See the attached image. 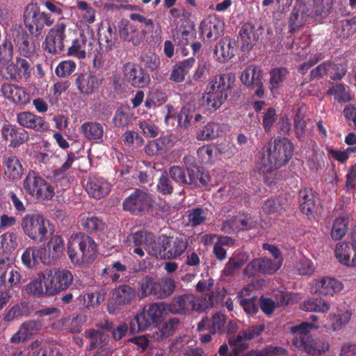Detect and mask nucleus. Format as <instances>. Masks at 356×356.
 <instances>
[{"label": "nucleus", "mask_w": 356, "mask_h": 356, "mask_svg": "<svg viewBox=\"0 0 356 356\" xmlns=\"http://www.w3.org/2000/svg\"><path fill=\"white\" fill-rule=\"evenodd\" d=\"M264 72L255 65H250L241 72L240 79L243 85L250 89H254V96L262 98L264 95Z\"/></svg>", "instance_id": "ddd939ff"}, {"label": "nucleus", "mask_w": 356, "mask_h": 356, "mask_svg": "<svg viewBox=\"0 0 356 356\" xmlns=\"http://www.w3.org/2000/svg\"><path fill=\"white\" fill-rule=\"evenodd\" d=\"M180 323L179 318L172 317L164 322L161 327L152 332V338L156 341H165L172 337L177 330Z\"/></svg>", "instance_id": "f704fd0d"}, {"label": "nucleus", "mask_w": 356, "mask_h": 356, "mask_svg": "<svg viewBox=\"0 0 356 356\" xmlns=\"http://www.w3.org/2000/svg\"><path fill=\"white\" fill-rule=\"evenodd\" d=\"M333 8L332 0H313L311 8L307 9V16L311 17L325 18Z\"/></svg>", "instance_id": "ea45409f"}, {"label": "nucleus", "mask_w": 356, "mask_h": 356, "mask_svg": "<svg viewBox=\"0 0 356 356\" xmlns=\"http://www.w3.org/2000/svg\"><path fill=\"white\" fill-rule=\"evenodd\" d=\"M349 90L348 86L343 83H336L329 89L328 93L334 95V99L339 102H347L352 99Z\"/></svg>", "instance_id": "680f3d73"}, {"label": "nucleus", "mask_w": 356, "mask_h": 356, "mask_svg": "<svg viewBox=\"0 0 356 356\" xmlns=\"http://www.w3.org/2000/svg\"><path fill=\"white\" fill-rule=\"evenodd\" d=\"M136 296L135 288L128 284H120L115 289L113 300L116 306H126L131 304Z\"/></svg>", "instance_id": "72a5a7b5"}, {"label": "nucleus", "mask_w": 356, "mask_h": 356, "mask_svg": "<svg viewBox=\"0 0 356 356\" xmlns=\"http://www.w3.org/2000/svg\"><path fill=\"white\" fill-rule=\"evenodd\" d=\"M200 35L204 40H216L224 31V22L216 17H209L200 22Z\"/></svg>", "instance_id": "a211bd4d"}, {"label": "nucleus", "mask_w": 356, "mask_h": 356, "mask_svg": "<svg viewBox=\"0 0 356 356\" xmlns=\"http://www.w3.org/2000/svg\"><path fill=\"white\" fill-rule=\"evenodd\" d=\"M75 84L80 93L92 95L102 85V80L90 72H83L78 74Z\"/></svg>", "instance_id": "5701e85b"}, {"label": "nucleus", "mask_w": 356, "mask_h": 356, "mask_svg": "<svg viewBox=\"0 0 356 356\" xmlns=\"http://www.w3.org/2000/svg\"><path fill=\"white\" fill-rule=\"evenodd\" d=\"M27 293L37 298L52 296L47 289V282L45 271L40 272L34 280H31L26 289Z\"/></svg>", "instance_id": "473e14b6"}, {"label": "nucleus", "mask_w": 356, "mask_h": 356, "mask_svg": "<svg viewBox=\"0 0 356 356\" xmlns=\"http://www.w3.org/2000/svg\"><path fill=\"white\" fill-rule=\"evenodd\" d=\"M355 245L347 241L337 243L335 246L334 253L337 259L343 265L348 266L350 262V257Z\"/></svg>", "instance_id": "09e8293b"}, {"label": "nucleus", "mask_w": 356, "mask_h": 356, "mask_svg": "<svg viewBox=\"0 0 356 356\" xmlns=\"http://www.w3.org/2000/svg\"><path fill=\"white\" fill-rule=\"evenodd\" d=\"M1 134L2 138L9 142L8 146L12 148L19 147L29 140V134L25 129L10 123L1 127Z\"/></svg>", "instance_id": "aec40b11"}, {"label": "nucleus", "mask_w": 356, "mask_h": 356, "mask_svg": "<svg viewBox=\"0 0 356 356\" xmlns=\"http://www.w3.org/2000/svg\"><path fill=\"white\" fill-rule=\"evenodd\" d=\"M165 101L166 95L164 92L158 90H153L147 94L144 106L147 110H150L160 106Z\"/></svg>", "instance_id": "052dcab7"}, {"label": "nucleus", "mask_w": 356, "mask_h": 356, "mask_svg": "<svg viewBox=\"0 0 356 356\" xmlns=\"http://www.w3.org/2000/svg\"><path fill=\"white\" fill-rule=\"evenodd\" d=\"M47 247L50 250L52 255L58 260L64 253L65 241L61 236L54 235L47 244Z\"/></svg>", "instance_id": "338daca9"}, {"label": "nucleus", "mask_w": 356, "mask_h": 356, "mask_svg": "<svg viewBox=\"0 0 356 356\" xmlns=\"http://www.w3.org/2000/svg\"><path fill=\"white\" fill-rule=\"evenodd\" d=\"M351 312L348 310L341 312L337 315L335 314H330V318L332 321L330 328L334 331H339L341 330L348 323L351 318Z\"/></svg>", "instance_id": "0e129e2a"}, {"label": "nucleus", "mask_w": 356, "mask_h": 356, "mask_svg": "<svg viewBox=\"0 0 356 356\" xmlns=\"http://www.w3.org/2000/svg\"><path fill=\"white\" fill-rule=\"evenodd\" d=\"M16 121L22 127L42 133L49 129V124L44 118L31 111H20L16 115Z\"/></svg>", "instance_id": "f3484780"}, {"label": "nucleus", "mask_w": 356, "mask_h": 356, "mask_svg": "<svg viewBox=\"0 0 356 356\" xmlns=\"http://www.w3.org/2000/svg\"><path fill=\"white\" fill-rule=\"evenodd\" d=\"M167 305L168 312L175 315H186L193 311L202 312L207 308L200 298L190 293L174 296Z\"/></svg>", "instance_id": "423d86ee"}, {"label": "nucleus", "mask_w": 356, "mask_h": 356, "mask_svg": "<svg viewBox=\"0 0 356 356\" xmlns=\"http://www.w3.org/2000/svg\"><path fill=\"white\" fill-rule=\"evenodd\" d=\"M76 67L73 60H61L55 68V75L60 79H67L75 72Z\"/></svg>", "instance_id": "6e6d98bb"}, {"label": "nucleus", "mask_w": 356, "mask_h": 356, "mask_svg": "<svg viewBox=\"0 0 356 356\" xmlns=\"http://www.w3.org/2000/svg\"><path fill=\"white\" fill-rule=\"evenodd\" d=\"M53 23L50 14L40 12L38 8L26 10L24 13V24L30 35L35 39L41 36L45 26H50Z\"/></svg>", "instance_id": "9d476101"}, {"label": "nucleus", "mask_w": 356, "mask_h": 356, "mask_svg": "<svg viewBox=\"0 0 356 356\" xmlns=\"http://www.w3.org/2000/svg\"><path fill=\"white\" fill-rule=\"evenodd\" d=\"M133 115L128 108H118L113 118V122L115 127H125L132 123Z\"/></svg>", "instance_id": "e2e57ef3"}, {"label": "nucleus", "mask_w": 356, "mask_h": 356, "mask_svg": "<svg viewBox=\"0 0 356 356\" xmlns=\"http://www.w3.org/2000/svg\"><path fill=\"white\" fill-rule=\"evenodd\" d=\"M298 202L302 213L314 216L318 206V195L311 188L305 187L298 193Z\"/></svg>", "instance_id": "412c9836"}, {"label": "nucleus", "mask_w": 356, "mask_h": 356, "mask_svg": "<svg viewBox=\"0 0 356 356\" xmlns=\"http://www.w3.org/2000/svg\"><path fill=\"white\" fill-rule=\"evenodd\" d=\"M177 287L175 281L170 277H159L156 282L155 298L165 299L170 297Z\"/></svg>", "instance_id": "79ce46f5"}, {"label": "nucleus", "mask_w": 356, "mask_h": 356, "mask_svg": "<svg viewBox=\"0 0 356 356\" xmlns=\"http://www.w3.org/2000/svg\"><path fill=\"white\" fill-rule=\"evenodd\" d=\"M47 289L52 296L70 289L74 281L72 273L65 268H53L45 270Z\"/></svg>", "instance_id": "6e6552de"}, {"label": "nucleus", "mask_w": 356, "mask_h": 356, "mask_svg": "<svg viewBox=\"0 0 356 356\" xmlns=\"http://www.w3.org/2000/svg\"><path fill=\"white\" fill-rule=\"evenodd\" d=\"M165 235L160 236L157 241L153 233H152L151 242L147 243L145 250L157 259H166Z\"/></svg>", "instance_id": "a18cd8bd"}, {"label": "nucleus", "mask_w": 356, "mask_h": 356, "mask_svg": "<svg viewBox=\"0 0 356 356\" xmlns=\"http://www.w3.org/2000/svg\"><path fill=\"white\" fill-rule=\"evenodd\" d=\"M119 33L123 40L131 42L134 46L140 44L144 38L139 29L126 19L120 21Z\"/></svg>", "instance_id": "7c9ffc66"}, {"label": "nucleus", "mask_w": 356, "mask_h": 356, "mask_svg": "<svg viewBox=\"0 0 356 356\" xmlns=\"http://www.w3.org/2000/svg\"><path fill=\"white\" fill-rule=\"evenodd\" d=\"M67 252L70 261L76 266L91 264L97 254V245L94 239L85 234L72 236L67 243Z\"/></svg>", "instance_id": "f03ea898"}, {"label": "nucleus", "mask_w": 356, "mask_h": 356, "mask_svg": "<svg viewBox=\"0 0 356 356\" xmlns=\"http://www.w3.org/2000/svg\"><path fill=\"white\" fill-rule=\"evenodd\" d=\"M41 327L42 324L40 321H26L20 325L18 331L10 338V341L13 343H23L36 335Z\"/></svg>", "instance_id": "a878e982"}, {"label": "nucleus", "mask_w": 356, "mask_h": 356, "mask_svg": "<svg viewBox=\"0 0 356 356\" xmlns=\"http://www.w3.org/2000/svg\"><path fill=\"white\" fill-rule=\"evenodd\" d=\"M263 31L264 29L261 24H255L252 22L243 24L239 31L241 51L249 52L252 50L261 39Z\"/></svg>", "instance_id": "4468645a"}, {"label": "nucleus", "mask_w": 356, "mask_h": 356, "mask_svg": "<svg viewBox=\"0 0 356 356\" xmlns=\"http://www.w3.org/2000/svg\"><path fill=\"white\" fill-rule=\"evenodd\" d=\"M80 224L86 232L91 234L102 232L106 227V223L100 217L90 213H82L80 216Z\"/></svg>", "instance_id": "c9c22d12"}, {"label": "nucleus", "mask_w": 356, "mask_h": 356, "mask_svg": "<svg viewBox=\"0 0 356 356\" xmlns=\"http://www.w3.org/2000/svg\"><path fill=\"white\" fill-rule=\"evenodd\" d=\"M168 108V113L165 117V122L169 124L171 118L177 119L178 125L181 128L187 129L194 122L195 115L197 110L192 104L185 105L179 113L175 112L173 107L167 106Z\"/></svg>", "instance_id": "4be33fe9"}, {"label": "nucleus", "mask_w": 356, "mask_h": 356, "mask_svg": "<svg viewBox=\"0 0 356 356\" xmlns=\"http://www.w3.org/2000/svg\"><path fill=\"white\" fill-rule=\"evenodd\" d=\"M26 193L37 200H50L55 195L54 187L39 173L29 170L23 181Z\"/></svg>", "instance_id": "20e7f679"}, {"label": "nucleus", "mask_w": 356, "mask_h": 356, "mask_svg": "<svg viewBox=\"0 0 356 356\" xmlns=\"http://www.w3.org/2000/svg\"><path fill=\"white\" fill-rule=\"evenodd\" d=\"M84 336L90 340L88 350H92L103 346L108 336L103 332L94 329H89L85 331Z\"/></svg>", "instance_id": "13d9d810"}, {"label": "nucleus", "mask_w": 356, "mask_h": 356, "mask_svg": "<svg viewBox=\"0 0 356 356\" xmlns=\"http://www.w3.org/2000/svg\"><path fill=\"white\" fill-rule=\"evenodd\" d=\"M305 108L300 107L296 110L293 117V125L296 135L299 140H303L305 137L307 122L305 120Z\"/></svg>", "instance_id": "3c124183"}, {"label": "nucleus", "mask_w": 356, "mask_h": 356, "mask_svg": "<svg viewBox=\"0 0 356 356\" xmlns=\"http://www.w3.org/2000/svg\"><path fill=\"white\" fill-rule=\"evenodd\" d=\"M79 133L87 140L99 143L103 140L104 135V125L97 121H86L79 129Z\"/></svg>", "instance_id": "c756f323"}, {"label": "nucleus", "mask_w": 356, "mask_h": 356, "mask_svg": "<svg viewBox=\"0 0 356 356\" xmlns=\"http://www.w3.org/2000/svg\"><path fill=\"white\" fill-rule=\"evenodd\" d=\"M33 69V63L26 58L16 57L15 60L6 66L5 70L0 67V75L15 82L27 81L31 76Z\"/></svg>", "instance_id": "1a4fd4ad"}, {"label": "nucleus", "mask_w": 356, "mask_h": 356, "mask_svg": "<svg viewBox=\"0 0 356 356\" xmlns=\"http://www.w3.org/2000/svg\"><path fill=\"white\" fill-rule=\"evenodd\" d=\"M124 74L128 83L135 88H143L150 82L149 74L141 66L134 63L124 65Z\"/></svg>", "instance_id": "dca6fc26"}, {"label": "nucleus", "mask_w": 356, "mask_h": 356, "mask_svg": "<svg viewBox=\"0 0 356 356\" xmlns=\"http://www.w3.org/2000/svg\"><path fill=\"white\" fill-rule=\"evenodd\" d=\"M151 326H154V325L147 316L145 307H144L140 313L135 315L131 320L129 329L131 334H136L145 331Z\"/></svg>", "instance_id": "c03bdc74"}, {"label": "nucleus", "mask_w": 356, "mask_h": 356, "mask_svg": "<svg viewBox=\"0 0 356 356\" xmlns=\"http://www.w3.org/2000/svg\"><path fill=\"white\" fill-rule=\"evenodd\" d=\"M227 99L222 95L205 91L200 100L201 106L204 111L213 113L220 108Z\"/></svg>", "instance_id": "a19ab883"}, {"label": "nucleus", "mask_w": 356, "mask_h": 356, "mask_svg": "<svg viewBox=\"0 0 356 356\" xmlns=\"http://www.w3.org/2000/svg\"><path fill=\"white\" fill-rule=\"evenodd\" d=\"M17 234L14 230L7 232L1 236L0 257H12L13 252L17 248Z\"/></svg>", "instance_id": "e433bc0d"}, {"label": "nucleus", "mask_w": 356, "mask_h": 356, "mask_svg": "<svg viewBox=\"0 0 356 356\" xmlns=\"http://www.w3.org/2000/svg\"><path fill=\"white\" fill-rule=\"evenodd\" d=\"M334 32L341 39H347L356 32V19H342L334 25Z\"/></svg>", "instance_id": "de8ad7c7"}, {"label": "nucleus", "mask_w": 356, "mask_h": 356, "mask_svg": "<svg viewBox=\"0 0 356 356\" xmlns=\"http://www.w3.org/2000/svg\"><path fill=\"white\" fill-rule=\"evenodd\" d=\"M66 25L58 23L51 28L45 38L43 49L45 51L56 55L64 51L65 43L68 42L65 34Z\"/></svg>", "instance_id": "f8f14e48"}, {"label": "nucleus", "mask_w": 356, "mask_h": 356, "mask_svg": "<svg viewBox=\"0 0 356 356\" xmlns=\"http://www.w3.org/2000/svg\"><path fill=\"white\" fill-rule=\"evenodd\" d=\"M236 41L234 39L226 36L219 40L213 50L216 60L220 63H225L234 56Z\"/></svg>", "instance_id": "bb28decb"}, {"label": "nucleus", "mask_w": 356, "mask_h": 356, "mask_svg": "<svg viewBox=\"0 0 356 356\" xmlns=\"http://www.w3.org/2000/svg\"><path fill=\"white\" fill-rule=\"evenodd\" d=\"M318 291L322 295H333L341 291L343 285L339 280L332 277H323L317 284Z\"/></svg>", "instance_id": "49530a36"}, {"label": "nucleus", "mask_w": 356, "mask_h": 356, "mask_svg": "<svg viewBox=\"0 0 356 356\" xmlns=\"http://www.w3.org/2000/svg\"><path fill=\"white\" fill-rule=\"evenodd\" d=\"M152 195L143 190L136 189L122 203L123 209L135 216H140L147 212L153 207Z\"/></svg>", "instance_id": "0eeeda50"}, {"label": "nucleus", "mask_w": 356, "mask_h": 356, "mask_svg": "<svg viewBox=\"0 0 356 356\" xmlns=\"http://www.w3.org/2000/svg\"><path fill=\"white\" fill-rule=\"evenodd\" d=\"M293 154V145L286 138H276L269 145L267 155L262 159L263 172H269L286 164Z\"/></svg>", "instance_id": "7ed1b4c3"}, {"label": "nucleus", "mask_w": 356, "mask_h": 356, "mask_svg": "<svg viewBox=\"0 0 356 356\" xmlns=\"http://www.w3.org/2000/svg\"><path fill=\"white\" fill-rule=\"evenodd\" d=\"M225 124H220L214 122H208L202 129H200L196 134V138L198 140H210L220 136Z\"/></svg>", "instance_id": "37998d69"}, {"label": "nucleus", "mask_w": 356, "mask_h": 356, "mask_svg": "<svg viewBox=\"0 0 356 356\" xmlns=\"http://www.w3.org/2000/svg\"><path fill=\"white\" fill-rule=\"evenodd\" d=\"M217 152L218 148L214 145H204L197 149V156L200 163L211 164L214 162Z\"/></svg>", "instance_id": "603ef678"}, {"label": "nucleus", "mask_w": 356, "mask_h": 356, "mask_svg": "<svg viewBox=\"0 0 356 356\" xmlns=\"http://www.w3.org/2000/svg\"><path fill=\"white\" fill-rule=\"evenodd\" d=\"M49 225V220L39 213L26 214L21 220L24 234L35 243L47 239Z\"/></svg>", "instance_id": "39448f33"}, {"label": "nucleus", "mask_w": 356, "mask_h": 356, "mask_svg": "<svg viewBox=\"0 0 356 356\" xmlns=\"http://www.w3.org/2000/svg\"><path fill=\"white\" fill-rule=\"evenodd\" d=\"M145 309L154 327L160 324L168 313H169L167 303L164 302L152 303L146 306Z\"/></svg>", "instance_id": "58836bf2"}, {"label": "nucleus", "mask_w": 356, "mask_h": 356, "mask_svg": "<svg viewBox=\"0 0 356 356\" xmlns=\"http://www.w3.org/2000/svg\"><path fill=\"white\" fill-rule=\"evenodd\" d=\"M308 12L301 10L300 8L294 7L289 15V27L291 33H294L299 30L305 23V16H307Z\"/></svg>", "instance_id": "8fccbe9b"}, {"label": "nucleus", "mask_w": 356, "mask_h": 356, "mask_svg": "<svg viewBox=\"0 0 356 356\" xmlns=\"http://www.w3.org/2000/svg\"><path fill=\"white\" fill-rule=\"evenodd\" d=\"M313 327L312 323L302 322L298 325L291 327V332L297 336L293 340V344L297 348L311 355H316L321 351L316 348V343L310 334V330Z\"/></svg>", "instance_id": "9b49d317"}, {"label": "nucleus", "mask_w": 356, "mask_h": 356, "mask_svg": "<svg viewBox=\"0 0 356 356\" xmlns=\"http://www.w3.org/2000/svg\"><path fill=\"white\" fill-rule=\"evenodd\" d=\"M86 190L90 196L100 200L109 193L111 186L104 178L92 177L88 179Z\"/></svg>", "instance_id": "2f4dec72"}, {"label": "nucleus", "mask_w": 356, "mask_h": 356, "mask_svg": "<svg viewBox=\"0 0 356 356\" xmlns=\"http://www.w3.org/2000/svg\"><path fill=\"white\" fill-rule=\"evenodd\" d=\"M166 259H172L181 256L188 245V239L181 235L167 236L165 235Z\"/></svg>", "instance_id": "cd10ccee"}, {"label": "nucleus", "mask_w": 356, "mask_h": 356, "mask_svg": "<svg viewBox=\"0 0 356 356\" xmlns=\"http://www.w3.org/2000/svg\"><path fill=\"white\" fill-rule=\"evenodd\" d=\"M76 159L74 152L67 153V159L65 163L58 168L53 170L52 175L55 180L59 181L67 178V171L71 168L72 163Z\"/></svg>", "instance_id": "69168bd1"}, {"label": "nucleus", "mask_w": 356, "mask_h": 356, "mask_svg": "<svg viewBox=\"0 0 356 356\" xmlns=\"http://www.w3.org/2000/svg\"><path fill=\"white\" fill-rule=\"evenodd\" d=\"M282 266V259L272 261L266 257H260L252 260L243 270V274L249 277H254L257 273L273 274Z\"/></svg>", "instance_id": "2eb2a0df"}, {"label": "nucleus", "mask_w": 356, "mask_h": 356, "mask_svg": "<svg viewBox=\"0 0 356 356\" xmlns=\"http://www.w3.org/2000/svg\"><path fill=\"white\" fill-rule=\"evenodd\" d=\"M348 229V220L339 216L334 220L330 232L332 238L334 241L341 239L347 233Z\"/></svg>", "instance_id": "4d7b16f0"}, {"label": "nucleus", "mask_w": 356, "mask_h": 356, "mask_svg": "<svg viewBox=\"0 0 356 356\" xmlns=\"http://www.w3.org/2000/svg\"><path fill=\"white\" fill-rule=\"evenodd\" d=\"M1 92L6 99L16 104L26 105L30 102V95L17 85L4 83L1 85Z\"/></svg>", "instance_id": "b1692460"}, {"label": "nucleus", "mask_w": 356, "mask_h": 356, "mask_svg": "<svg viewBox=\"0 0 356 356\" xmlns=\"http://www.w3.org/2000/svg\"><path fill=\"white\" fill-rule=\"evenodd\" d=\"M2 164L4 175L9 180H18L22 177L24 173V168L17 156L13 154L3 156Z\"/></svg>", "instance_id": "c85d7f7f"}, {"label": "nucleus", "mask_w": 356, "mask_h": 356, "mask_svg": "<svg viewBox=\"0 0 356 356\" xmlns=\"http://www.w3.org/2000/svg\"><path fill=\"white\" fill-rule=\"evenodd\" d=\"M286 204V199L282 195L270 197L265 200L262 209L267 214H274L282 211Z\"/></svg>", "instance_id": "864d4df0"}, {"label": "nucleus", "mask_w": 356, "mask_h": 356, "mask_svg": "<svg viewBox=\"0 0 356 356\" xmlns=\"http://www.w3.org/2000/svg\"><path fill=\"white\" fill-rule=\"evenodd\" d=\"M33 38L24 30L17 31L14 41L22 56L26 58L34 56L36 45Z\"/></svg>", "instance_id": "393cba45"}, {"label": "nucleus", "mask_w": 356, "mask_h": 356, "mask_svg": "<svg viewBox=\"0 0 356 356\" xmlns=\"http://www.w3.org/2000/svg\"><path fill=\"white\" fill-rule=\"evenodd\" d=\"M129 18L131 20L137 22L140 24L138 29H139L144 38L145 35L152 33L155 25L152 19L135 13H131Z\"/></svg>", "instance_id": "5fc2aeb1"}, {"label": "nucleus", "mask_w": 356, "mask_h": 356, "mask_svg": "<svg viewBox=\"0 0 356 356\" xmlns=\"http://www.w3.org/2000/svg\"><path fill=\"white\" fill-rule=\"evenodd\" d=\"M159 277L153 275H145L139 279L137 283L138 290L141 298L153 296L155 298L156 282Z\"/></svg>", "instance_id": "4c0bfd02"}, {"label": "nucleus", "mask_w": 356, "mask_h": 356, "mask_svg": "<svg viewBox=\"0 0 356 356\" xmlns=\"http://www.w3.org/2000/svg\"><path fill=\"white\" fill-rule=\"evenodd\" d=\"M182 161L186 168L172 165L167 171L172 180L181 186L205 187L209 185L211 180L209 171L198 165L194 156H184Z\"/></svg>", "instance_id": "f257e3e1"}, {"label": "nucleus", "mask_w": 356, "mask_h": 356, "mask_svg": "<svg viewBox=\"0 0 356 356\" xmlns=\"http://www.w3.org/2000/svg\"><path fill=\"white\" fill-rule=\"evenodd\" d=\"M330 309V304L322 298H312L303 304V309L307 312L326 313Z\"/></svg>", "instance_id": "bf43d9fd"}, {"label": "nucleus", "mask_w": 356, "mask_h": 356, "mask_svg": "<svg viewBox=\"0 0 356 356\" xmlns=\"http://www.w3.org/2000/svg\"><path fill=\"white\" fill-rule=\"evenodd\" d=\"M129 241L134 246H143L145 249L147 243L151 242L152 232L140 230L132 233L129 236Z\"/></svg>", "instance_id": "774afa93"}, {"label": "nucleus", "mask_w": 356, "mask_h": 356, "mask_svg": "<svg viewBox=\"0 0 356 356\" xmlns=\"http://www.w3.org/2000/svg\"><path fill=\"white\" fill-rule=\"evenodd\" d=\"M235 81L232 73H223L214 76L207 86L206 91L228 97V91L231 90Z\"/></svg>", "instance_id": "6ab92c4d"}]
</instances>
